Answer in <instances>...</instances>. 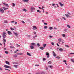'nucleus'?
Wrapping results in <instances>:
<instances>
[{"instance_id":"6e6552de","label":"nucleus","mask_w":74,"mask_h":74,"mask_svg":"<svg viewBox=\"0 0 74 74\" xmlns=\"http://www.w3.org/2000/svg\"><path fill=\"white\" fill-rule=\"evenodd\" d=\"M36 29H37V27L36 26H34L33 27V30H36Z\"/></svg>"},{"instance_id":"79ce46f5","label":"nucleus","mask_w":74,"mask_h":74,"mask_svg":"<svg viewBox=\"0 0 74 74\" xmlns=\"http://www.w3.org/2000/svg\"><path fill=\"white\" fill-rule=\"evenodd\" d=\"M65 46H66V47H67L68 48L69 47L68 45H66Z\"/></svg>"},{"instance_id":"09e8293b","label":"nucleus","mask_w":74,"mask_h":74,"mask_svg":"<svg viewBox=\"0 0 74 74\" xmlns=\"http://www.w3.org/2000/svg\"><path fill=\"white\" fill-rule=\"evenodd\" d=\"M55 5V4H54V3H53L52 4V6H54Z\"/></svg>"},{"instance_id":"2f4dec72","label":"nucleus","mask_w":74,"mask_h":74,"mask_svg":"<svg viewBox=\"0 0 74 74\" xmlns=\"http://www.w3.org/2000/svg\"><path fill=\"white\" fill-rule=\"evenodd\" d=\"M56 58L59 59H60V57L59 56H57L56 57Z\"/></svg>"},{"instance_id":"ddd939ff","label":"nucleus","mask_w":74,"mask_h":74,"mask_svg":"<svg viewBox=\"0 0 74 74\" xmlns=\"http://www.w3.org/2000/svg\"><path fill=\"white\" fill-rule=\"evenodd\" d=\"M59 51L61 52V51H63V49L62 48H60L59 49Z\"/></svg>"},{"instance_id":"473e14b6","label":"nucleus","mask_w":74,"mask_h":74,"mask_svg":"<svg viewBox=\"0 0 74 74\" xmlns=\"http://www.w3.org/2000/svg\"><path fill=\"white\" fill-rule=\"evenodd\" d=\"M48 63L49 64H51L52 62H51V61H49V62H48Z\"/></svg>"},{"instance_id":"5fc2aeb1","label":"nucleus","mask_w":74,"mask_h":74,"mask_svg":"<svg viewBox=\"0 0 74 74\" xmlns=\"http://www.w3.org/2000/svg\"><path fill=\"white\" fill-rule=\"evenodd\" d=\"M44 25H47V24L46 23H44Z\"/></svg>"},{"instance_id":"4c0bfd02","label":"nucleus","mask_w":74,"mask_h":74,"mask_svg":"<svg viewBox=\"0 0 74 74\" xmlns=\"http://www.w3.org/2000/svg\"><path fill=\"white\" fill-rule=\"evenodd\" d=\"M40 74H45V73H44V72H42Z\"/></svg>"},{"instance_id":"6ab92c4d","label":"nucleus","mask_w":74,"mask_h":74,"mask_svg":"<svg viewBox=\"0 0 74 74\" xmlns=\"http://www.w3.org/2000/svg\"><path fill=\"white\" fill-rule=\"evenodd\" d=\"M40 49H41L42 50H43L44 49V47H40Z\"/></svg>"},{"instance_id":"412c9836","label":"nucleus","mask_w":74,"mask_h":74,"mask_svg":"<svg viewBox=\"0 0 74 74\" xmlns=\"http://www.w3.org/2000/svg\"><path fill=\"white\" fill-rule=\"evenodd\" d=\"M23 53H17V55H23Z\"/></svg>"},{"instance_id":"ea45409f","label":"nucleus","mask_w":74,"mask_h":74,"mask_svg":"<svg viewBox=\"0 0 74 74\" xmlns=\"http://www.w3.org/2000/svg\"><path fill=\"white\" fill-rule=\"evenodd\" d=\"M10 29H11V30H14V28H10Z\"/></svg>"},{"instance_id":"cd10ccee","label":"nucleus","mask_w":74,"mask_h":74,"mask_svg":"<svg viewBox=\"0 0 74 74\" xmlns=\"http://www.w3.org/2000/svg\"><path fill=\"white\" fill-rule=\"evenodd\" d=\"M4 23H8V22L7 21H4Z\"/></svg>"},{"instance_id":"58836bf2","label":"nucleus","mask_w":74,"mask_h":74,"mask_svg":"<svg viewBox=\"0 0 74 74\" xmlns=\"http://www.w3.org/2000/svg\"><path fill=\"white\" fill-rule=\"evenodd\" d=\"M51 44L53 45H54V43L53 42H51Z\"/></svg>"},{"instance_id":"774afa93","label":"nucleus","mask_w":74,"mask_h":74,"mask_svg":"<svg viewBox=\"0 0 74 74\" xmlns=\"http://www.w3.org/2000/svg\"><path fill=\"white\" fill-rule=\"evenodd\" d=\"M15 24H17V22H15Z\"/></svg>"},{"instance_id":"338daca9","label":"nucleus","mask_w":74,"mask_h":74,"mask_svg":"<svg viewBox=\"0 0 74 74\" xmlns=\"http://www.w3.org/2000/svg\"><path fill=\"white\" fill-rule=\"evenodd\" d=\"M0 69L2 71V69H1V68L0 67Z\"/></svg>"},{"instance_id":"f8f14e48","label":"nucleus","mask_w":74,"mask_h":74,"mask_svg":"<svg viewBox=\"0 0 74 74\" xmlns=\"http://www.w3.org/2000/svg\"><path fill=\"white\" fill-rule=\"evenodd\" d=\"M65 16H66L67 17H71L70 16H69V15H68V14H66Z\"/></svg>"},{"instance_id":"de8ad7c7","label":"nucleus","mask_w":74,"mask_h":74,"mask_svg":"<svg viewBox=\"0 0 74 74\" xmlns=\"http://www.w3.org/2000/svg\"><path fill=\"white\" fill-rule=\"evenodd\" d=\"M22 23H25V22H24V21H22Z\"/></svg>"},{"instance_id":"2eb2a0df","label":"nucleus","mask_w":74,"mask_h":74,"mask_svg":"<svg viewBox=\"0 0 74 74\" xmlns=\"http://www.w3.org/2000/svg\"><path fill=\"white\" fill-rule=\"evenodd\" d=\"M60 5L61 6V7H62V6H63V5H64L63 4H62L60 2Z\"/></svg>"},{"instance_id":"a878e982","label":"nucleus","mask_w":74,"mask_h":74,"mask_svg":"<svg viewBox=\"0 0 74 74\" xmlns=\"http://www.w3.org/2000/svg\"><path fill=\"white\" fill-rule=\"evenodd\" d=\"M10 48H14V49H15V47L12 46H10Z\"/></svg>"},{"instance_id":"c85d7f7f","label":"nucleus","mask_w":74,"mask_h":74,"mask_svg":"<svg viewBox=\"0 0 74 74\" xmlns=\"http://www.w3.org/2000/svg\"><path fill=\"white\" fill-rule=\"evenodd\" d=\"M67 26L68 27H69V28H71V27H70V25H67Z\"/></svg>"},{"instance_id":"0eeeda50","label":"nucleus","mask_w":74,"mask_h":74,"mask_svg":"<svg viewBox=\"0 0 74 74\" xmlns=\"http://www.w3.org/2000/svg\"><path fill=\"white\" fill-rule=\"evenodd\" d=\"M30 48L32 49H34V46L33 45H31L30 46Z\"/></svg>"},{"instance_id":"864d4df0","label":"nucleus","mask_w":74,"mask_h":74,"mask_svg":"<svg viewBox=\"0 0 74 74\" xmlns=\"http://www.w3.org/2000/svg\"><path fill=\"white\" fill-rule=\"evenodd\" d=\"M5 70H8V69H5Z\"/></svg>"},{"instance_id":"e2e57ef3","label":"nucleus","mask_w":74,"mask_h":74,"mask_svg":"<svg viewBox=\"0 0 74 74\" xmlns=\"http://www.w3.org/2000/svg\"><path fill=\"white\" fill-rule=\"evenodd\" d=\"M36 74H40V73H36Z\"/></svg>"},{"instance_id":"20e7f679","label":"nucleus","mask_w":74,"mask_h":74,"mask_svg":"<svg viewBox=\"0 0 74 74\" xmlns=\"http://www.w3.org/2000/svg\"><path fill=\"white\" fill-rule=\"evenodd\" d=\"M53 54L54 56H56V53L54 51H53Z\"/></svg>"},{"instance_id":"bf43d9fd","label":"nucleus","mask_w":74,"mask_h":74,"mask_svg":"<svg viewBox=\"0 0 74 74\" xmlns=\"http://www.w3.org/2000/svg\"><path fill=\"white\" fill-rule=\"evenodd\" d=\"M48 69V68H46V70H47Z\"/></svg>"},{"instance_id":"39448f33","label":"nucleus","mask_w":74,"mask_h":74,"mask_svg":"<svg viewBox=\"0 0 74 74\" xmlns=\"http://www.w3.org/2000/svg\"><path fill=\"white\" fill-rule=\"evenodd\" d=\"M4 67L5 68H10V66H7L6 65H5L4 66Z\"/></svg>"},{"instance_id":"37998d69","label":"nucleus","mask_w":74,"mask_h":74,"mask_svg":"<svg viewBox=\"0 0 74 74\" xmlns=\"http://www.w3.org/2000/svg\"><path fill=\"white\" fill-rule=\"evenodd\" d=\"M13 6H15V3H12Z\"/></svg>"},{"instance_id":"f03ea898","label":"nucleus","mask_w":74,"mask_h":74,"mask_svg":"<svg viewBox=\"0 0 74 74\" xmlns=\"http://www.w3.org/2000/svg\"><path fill=\"white\" fill-rule=\"evenodd\" d=\"M0 12H1V13H4V10L3 9L1 8V9H0Z\"/></svg>"},{"instance_id":"5701e85b","label":"nucleus","mask_w":74,"mask_h":74,"mask_svg":"<svg viewBox=\"0 0 74 74\" xmlns=\"http://www.w3.org/2000/svg\"><path fill=\"white\" fill-rule=\"evenodd\" d=\"M58 41L59 42H61L62 41V39L61 38H60L58 39Z\"/></svg>"},{"instance_id":"3c124183","label":"nucleus","mask_w":74,"mask_h":74,"mask_svg":"<svg viewBox=\"0 0 74 74\" xmlns=\"http://www.w3.org/2000/svg\"><path fill=\"white\" fill-rule=\"evenodd\" d=\"M11 23H14V22H14V21H11Z\"/></svg>"},{"instance_id":"aec40b11","label":"nucleus","mask_w":74,"mask_h":74,"mask_svg":"<svg viewBox=\"0 0 74 74\" xmlns=\"http://www.w3.org/2000/svg\"><path fill=\"white\" fill-rule=\"evenodd\" d=\"M31 10H35V8L33 7H31Z\"/></svg>"},{"instance_id":"603ef678","label":"nucleus","mask_w":74,"mask_h":74,"mask_svg":"<svg viewBox=\"0 0 74 74\" xmlns=\"http://www.w3.org/2000/svg\"><path fill=\"white\" fill-rule=\"evenodd\" d=\"M63 62H67V61H66V60H64V61H63Z\"/></svg>"},{"instance_id":"bb28decb","label":"nucleus","mask_w":74,"mask_h":74,"mask_svg":"<svg viewBox=\"0 0 74 74\" xmlns=\"http://www.w3.org/2000/svg\"><path fill=\"white\" fill-rule=\"evenodd\" d=\"M14 67H15L16 68H17V67H18V65H14Z\"/></svg>"},{"instance_id":"7c9ffc66","label":"nucleus","mask_w":74,"mask_h":74,"mask_svg":"<svg viewBox=\"0 0 74 74\" xmlns=\"http://www.w3.org/2000/svg\"><path fill=\"white\" fill-rule=\"evenodd\" d=\"M4 42H6V40L4 38H3Z\"/></svg>"},{"instance_id":"393cba45","label":"nucleus","mask_w":74,"mask_h":74,"mask_svg":"<svg viewBox=\"0 0 74 74\" xmlns=\"http://www.w3.org/2000/svg\"><path fill=\"white\" fill-rule=\"evenodd\" d=\"M23 11H25V12H26V11H27V10L24 9L23 10Z\"/></svg>"},{"instance_id":"680f3d73","label":"nucleus","mask_w":74,"mask_h":74,"mask_svg":"<svg viewBox=\"0 0 74 74\" xmlns=\"http://www.w3.org/2000/svg\"><path fill=\"white\" fill-rule=\"evenodd\" d=\"M39 11H40V10H37V12H39Z\"/></svg>"},{"instance_id":"c9c22d12","label":"nucleus","mask_w":74,"mask_h":74,"mask_svg":"<svg viewBox=\"0 0 74 74\" xmlns=\"http://www.w3.org/2000/svg\"><path fill=\"white\" fill-rule=\"evenodd\" d=\"M28 1H29V0H25V2H26V3H28Z\"/></svg>"},{"instance_id":"dca6fc26","label":"nucleus","mask_w":74,"mask_h":74,"mask_svg":"<svg viewBox=\"0 0 74 74\" xmlns=\"http://www.w3.org/2000/svg\"><path fill=\"white\" fill-rule=\"evenodd\" d=\"M27 55H29V56H31V55H30V54L29 53L27 52Z\"/></svg>"},{"instance_id":"72a5a7b5","label":"nucleus","mask_w":74,"mask_h":74,"mask_svg":"<svg viewBox=\"0 0 74 74\" xmlns=\"http://www.w3.org/2000/svg\"><path fill=\"white\" fill-rule=\"evenodd\" d=\"M5 53H6V54H8V52L7 51H5Z\"/></svg>"},{"instance_id":"c03bdc74","label":"nucleus","mask_w":74,"mask_h":74,"mask_svg":"<svg viewBox=\"0 0 74 74\" xmlns=\"http://www.w3.org/2000/svg\"><path fill=\"white\" fill-rule=\"evenodd\" d=\"M14 57H17V56L16 55H14Z\"/></svg>"},{"instance_id":"052dcab7","label":"nucleus","mask_w":74,"mask_h":74,"mask_svg":"<svg viewBox=\"0 0 74 74\" xmlns=\"http://www.w3.org/2000/svg\"><path fill=\"white\" fill-rule=\"evenodd\" d=\"M27 37H30V36L29 35H28L27 36Z\"/></svg>"},{"instance_id":"a211bd4d","label":"nucleus","mask_w":74,"mask_h":74,"mask_svg":"<svg viewBox=\"0 0 74 74\" xmlns=\"http://www.w3.org/2000/svg\"><path fill=\"white\" fill-rule=\"evenodd\" d=\"M43 47L44 48H45V47H46V46H47V44H44L43 45Z\"/></svg>"},{"instance_id":"6e6d98bb","label":"nucleus","mask_w":74,"mask_h":74,"mask_svg":"<svg viewBox=\"0 0 74 74\" xmlns=\"http://www.w3.org/2000/svg\"><path fill=\"white\" fill-rule=\"evenodd\" d=\"M68 15H71V14H70V13H69V12H68Z\"/></svg>"},{"instance_id":"b1692460","label":"nucleus","mask_w":74,"mask_h":74,"mask_svg":"<svg viewBox=\"0 0 74 74\" xmlns=\"http://www.w3.org/2000/svg\"><path fill=\"white\" fill-rule=\"evenodd\" d=\"M49 30H52V29H53V27H51L49 28Z\"/></svg>"},{"instance_id":"9b49d317","label":"nucleus","mask_w":74,"mask_h":74,"mask_svg":"<svg viewBox=\"0 0 74 74\" xmlns=\"http://www.w3.org/2000/svg\"><path fill=\"white\" fill-rule=\"evenodd\" d=\"M31 45H33V46H34L36 45V43L33 42L31 43Z\"/></svg>"},{"instance_id":"8fccbe9b","label":"nucleus","mask_w":74,"mask_h":74,"mask_svg":"<svg viewBox=\"0 0 74 74\" xmlns=\"http://www.w3.org/2000/svg\"><path fill=\"white\" fill-rule=\"evenodd\" d=\"M63 19H64V20H66V18H64V17H63Z\"/></svg>"},{"instance_id":"4be33fe9","label":"nucleus","mask_w":74,"mask_h":74,"mask_svg":"<svg viewBox=\"0 0 74 74\" xmlns=\"http://www.w3.org/2000/svg\"><path fill=\"white\" fill-rule=\"evenodd\" d=\"M48 67H49L50 68H52V66L51 65H49L48 66Z\"/></svg>"},{"instance_id":"a18cd8bd","label":"nucleus","mask_w":74,"mask_h":74,"mask_svg":"<svg viewBox=\"0 0 74 74\" xmlns=\"http://www.w3.org/2000/svg\"><path fill=\"white\" fill-rule=\"evenodd\" d=\"M35 66H39V65L36 64L35 65Z\"/></svg>"},{"instance_id":"4d7b16f0","label":"nucleus","mask_w":74,"mask_h":74,"mask_svg":"<svg viewBox=\"0 0 74 74\" xmlns=\"http://www.w3.org/2000/svg\"><path fill=\"white\" fill-rule=\"evenodd\" d=\"M57 45L58 46V47H59V45L57 43Z\"/></svg>"},{"instance_id":"0e129e2a","label":"nucleus","mask_w":74,"mask_h":74,"mask_svg":"<svg viewBox=\"0 0 74 74\" xmlns=\"http://www.w3.org/2000/svg\"><path fill=\"white\" fill-rule=\"evenodd\" d=\"M34 34H36V32H34Z\"/></svg>"},{"instance_id":"f704fd0d","label":"nucleus","mask_w":74,"mask_h":74,"mask_svg":"<svg viewBox=\"0 0 74 74\" xmlns=\"http://www.w3.org/2000/svg\"><path fill=\"white\" fill-rule=\"evenodd\" d=\"M66 36V35H65V34H62V36L64 37H65Z\"/></svg>"},{"instance_id":"423d86ee","label":"nucleus","mask_w":74,"mask_h":74,"mask_svg":"<svg viewBox=\"0 0 74 74\" xmlns=\"http://www.w3.org/2000/svg\"><path fill=\"white\" fill-rule=\"evenodd\" d=\"M3 4L5 5V6H7V7H9V6H8V4H7L6 3H4Z\"/></svg>"},{"instance_id":"4468645a","label":"nucleus","mask_w":74,"mask_h":74,"mask_svg":"<svg viewBox=\"0 0 74 74\" xmlns=\"http://www.w3.org/2000/svg\"><path fill=\"white\" fill-rule=\"evenodd\" d=\"M13 33L14 34H15V36H18V33H15L14 32H13Z\"/></svg>"},{"instance_id":"13d9d810","label":"nucleus","mask_w":74,"mask_h":74,"mask_svg":"<svg viewBox=\"0 0 74 74\" xmlns=\"http://www.w3.org/2000/svg\"><path fill=\"white\" fill-rule=\"evenodd\" d=\"M49 37H50V38H52V36H49Z\"/></svg>"},{"instance_id":"f257e3e1","label":"nucleus","mask_w":74,"mask_h":74,"mask_svg":"<svg viewBox=\"0 0 74 74\" xmlns=\"http://www.w3.org/2000/svg\"><path fill=\"white\" fill-rule=\"evenodd\" d=\"M7 34H6V33L5 32H3V34L2 37L3 38H5L6 37V35Z\"/></svg>"},{"instance_id":"7ed1b4c3","label":"nucleus","mask_w":74,"mask_h":74,"mask_svg":"<svg viewBox=\"0 0 74 74\" xmlns=\"http://www.w3.org/2000/svg\"><path fill=\"white\" fill-rule=\"evenodd\" d=\"M46 55L47 56V58H49V53L48 52L46 53Z\"/></svg>"},{"instance_id":"1a4fd4ad","label":"nucleus","mask_w":74,"mask_h":74,"mask_svg":"<svg viewBox=\"0 0 74 74\" xmlns=\"http://www.w3.org/2000/svg\"><path fill=\"white\" fill-rule=\"evenodd\" d=\"M8 34H9V35H10V34H12V33H11V31H8Z\"/></svg>"},{"instance_id":"69168bd1","label":"nucleus","mask_w":74,"mask_h":74,"mask_svg":"<svg viewBox=\"0 0 74 74\" xmlns=\"http://www.w3.org/2000/svg\"><path fill=\"white\" fill-rule=\"evenodd\" d=\"M43 61H44V60H46V59H43Z\"/></svg>"},{"instance_id":"49530a36","label":"nucleus","mask_w":74,"mask_h":74,"mask_svg":"<svg viewBox=\"0 0 74 74\" xmlns=\"http://www.w3.org/2000/svg\"><path fill=\"white\" fill-rule=\"evenodd\" d=\"M71 61L73 62H74V60H73V59H71Z\"/></svg>"},{"instance_id":"f3484780","label":"nucleus","mask_w":74,"mask_h":74,"mask_svg":"<svg viewBox=\"0 0 74 74\" xmlns=\"http://www.w3.org/2000/svg\"><path fill=\"white\" fill-rule=\"evenodd\" d=\"M3 8L4 9V10H8V8H5V7H3Z\"/></svg>"},{"instance_id":"a19ab883","label":"nucleus","mask_w":74,"mask_h":74,"mask_svg":"<svg viewBox=\"0 0 74 74\" xmlns=\"http://www.w3.org/2000/svg\"><path fill=\"white\" fill-rule=\"evenodd\" d=\"M70 54L71 55V54H74V53H70Z\"/></svg>"},{"instance_id":"e433bc0d","label":"nucleus","mask_w":74,"mask_h":74,"mask_svg":"<svg viewBox=\"0 0 74 74\" xmlns=\"http://www.w3.org/2000/svg\"><path fill=\"white\" fill-rule=\"evenodd\" d=\"M37 45L38 47H40V44L39 43H37Z\"/></svg>"},{"instance_id":"9d476101","label":"nucleus","mask_w":74,"mask_h":74,"mask_svg":"<svg viewBox=\"0 0 74 74\" xmlns=\"http://www.w3.org/2000/svg\"><path fill=\"white\" fill-rule=\"evenodd\" d=\"M5 62L6 64H8L10 65V62H8V61H5Z\"/></svg>"},{"instance_id":"c756f323","label":"nucleus","mask_w":74,"mask_h":74,"mask_svg":"<svg viewBox=\"0 0 74 74\" xmlns=\"http://www.w3.org/2000/svg\"><path fill=\"white\" fill-rule=\"evenodd\" d=\"M48 27L47 26H45L44 27V29H47Z\"/></svg>"}]
</instances>
